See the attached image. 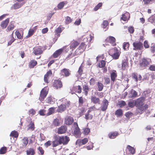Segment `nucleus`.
<instances>
[{
	"instance_id": "43",
	"label": "nucleus",
	"mask_w": 155,
	"mask_h": 155,
	"mask_svg": "<svg viewBox=\"0 0 155 155\" xmlns=\"http://www.w3.org/2000/svg\"><path fill=\"white\" fill-rule=\"evenodd\" d=\"M109 42L111 44H114L115 42V39L112 36H110L109 38Z\"/></svg>"
},
{
	"instance_id": "25",
	"label": "nucleus",
	"mask_w": 155,
	"mask_h": 155,
	"mask_svg": "<svg viewBox=\"0 0 155 155\" xmlns=\"http://www.w3.org/2000/svg\"><path fill=\"white\" fill-rule=\"evenodd\" d=\"M118 134V133L117 132L110 133L108 134V137L110 139H114L115 138Z\"/></svg>"
},
{
	"instance_id": "4",
	"label": "nucleus",
	"mask_w": 155,
	"mask_h": 155,
	"mask_svg": "<svg viewBox=\"0 0 155 155\" xmlns=\"http://www.w3.org/2000/svg\"><path fill=\"white\" fill-rule=\"evenodd\" d=\"M48 92V89L47 87H45L41 91L39 100L41 101L44 100L46 97Z\"/></svg>"
},
{
	"instance_id": "51",
	"label": "nucleus",
	"mask_w": 155,
	"mask_h": 155,
	"mask_svg": "<svg viewBox=\"0 0 155 155\" xmlns=\"http://www.w3.org/2000/svg\"><path fill=\"white\" fill-rule=\"evenodd\" d=\"M90 132V129L87 128L84 129V134H87Z\"/></svg>"
},
{
	"instance_id": "52",
	"label": "nucleus",
	"mask_w": 155,
	"mask_h": 155,
	"mask_svg": "<svg viewBox=\"0 0 155 155\" xmlns=\"http://www.w3.org/2000/svg\"><path fill=\"white\" fill-rule=\"evenodd\" d=\"M46 110H40L39 112V114L41 116H44L46 115V114L45 113Z\"/></svg>"
},
{
	"instance_id": "39",
	"label": "nucleus",
	"mask_w": 155,
	"mask_h": 155,
	"mask_svg": "<svg viewBox=\"0 0 155 155\" xmlns=\"http://www.w3.org/2000/svg\"><path fill=\"white\" fill-rule=\"evenodd\" d=\"M122 114V111L121 109H119L117 110L115 112V114L118 116H121Z\"/></svg>"
},
{
	"instance_id": "48",
	"label": "nucleus",
	"mask_w": 155,
	"mask_h": 155,
	"mask_svg": "<svg viewBox=\"0 0 155 155\" xmlns=\"http://www.w3.org/2000/svg\"><path fill=\"white\" fill-rule=\"evenodd\" d=\"M15 34L17 37L19 39H20L22 38V36L18 31H16L15 32Z\"/></svg>"
},
{
	"instance_id": "46",
	"label": "nucleus",
	"mask_w": 155,
	"mask_h": 155,
	"mask_svg": "<svg viewBox=\"0 0 155 155\" xmlns=\"http://www.w3.org/2000/svg\"><path fill=\"white\" fill-rule=\"evenodd\" d=\"M102 5V3H99L94 8V10L95 11H97L98 9L100 7H101Z\"/></svg>"
},
{
	"instance_id": "24",
	"label": "nucleus",
	"mask_w": 155,
	"mask_h": 155,
	"mask_svg": "<svg viewBox=\"0 0 155 155\" xmlns=\"http://www.w3.org/2000/svg\"><path fill=\"white\" fill-rule=\"evenodd\" d=\"M127 150L129 152V153L132 154L134 153L135 150L134 148L130 145H127Z\"/></svg>"
},
{
	"instance_id": "61",
	"label": "nucleus",
	"mask_w": 155,
	"mask_h": 155,
	"mask_svg": "<svg viewBox=\"0 0 155 155\" xmlns=\"http://www.w3.org/2000/svg\"><path fill=\"white\" fill-rule=\"evenodd\" d=\"M84 102L83 99L82 97H79V105H82Z\"/></svg>"
},
{
	"instance_id": "34",
	"label": "nucleus",
	"mask_w": 155,
	"mask_h": 155,
	"mask_svg": "<svg viewBox=\"0 0 155 155\" xmlns=\"http://www.w3.org/2000/svg\"><path fill=\"white\" fill-rule=\"evenodd\" d=\"M28 140L27 137H25L22 140L23 146L25 147L28 144Z\"/></svg>"
},
{
	"instance_id": "14",
	"label": "nucleus",
	"mask_w": 155,
	"mask_h": 155,
	"mask_svg": "<svg viewBox=\"0 0 155 155\" xmlns=\"http://www.w3.org/2000/svg\"><path fill=\"white\" fill-rule=\"evenodd\" d=\"M61 76H64L67 77L69 76L70 74V72L69 70L68 69L64 68L61 71Z\"/></svg>"
},
{
	"instance_id": "9",
	"label": "nucleus",
	"mask_w": 155,
	"mask_h": 155,
	"mask_svg": "<svg viewBox=\"0 0 155 155\" xmlns=\"http://www.w3.org/2000/svg\"><path fill=\"white\" fill-rule=\"evenodd\" d=\"M141 99H138L135 102L134 101H132L129 102L128 105L129 107H133L135 104L137 105H140V101Z\"/></svg>"
},
{
	"instance_id": "38",
	"label": "nucleus",
	"mask_w": 155,
	"mask_h": 155,
	"mask_svg": "<svg viewBox=\"0 0 155 155\" xmlns=\"http://www.w3.org/2000/svg\"><path fill=\"white\" fill-rule=\"evenodd\" d=\"M129 44L128 42H124L123 44V48L124 50H127L128 49Z\"/></svg>"
},
{
	"instance_id": "17",
	"label": "nucleus",
	"mask_w": 155,
	"mask_h": 155,
	"mask_svg": "<svg viewBox=\"0 0 155 155\" xmlns=\"http://www.w3.org/2000/svg\"><path fill=\"white\" fill-rule=\"evenodd\" d=\"M74 119L71 117H68L65 120V123L67 125H71Z\"/></svg>"
},
{
	"instance_id": "27",
	"label": "nucleus",
	"mask_w": 155,
	"mask_h": 155,
	"mask_svg": "<svg viewBox=\"0 0 155 155\" xmlns=\"http://www.w3.org/2000/svg\"><path fill=\"white\" fill-rule=\"evenodd\" d=\"M37 64V62L36 61L34 60H31L29 63V67L31 68H34Z\"/></svg>"
},
{
	"instance_id": "13",
	"label": "nucleus",
	"mask_w": 155,
	"mask_h": 155,
	"mask_svg": "<svg viewBox=\"0 0 155 155\" xmlns=\"http://www.w3.org/2000/svg\"><path fill=\"white\" fill-rule=\"evenodd\" d=\"M67 130V127L65 126H62L59 128L58 130V134H61L65 133Z\"/></svg>"
},
{
	"instance_id": "28",
	"label": "nucleus",
	"mask_w": 155,
	"mask_h": 155,
	"mask_svg": "<svg viewBox=\"0 0 155 155\" xmlns=\"http://www.w3.org/2000/svg\"><path fill=\"white\" fill-rule=\"evenodd\" d=\"M148 21L155 25V15H152L148 19Z\"/></svg>"
},
{
	"instance_id": "54",
	"label": "nucleus",
	"mask_w": 155,
	"mask_h": 155,
	"mask_svg": "<svg viewBox=\"0 0 155 155\" xmlns=\"http://www.w3.org/2000/svg\"><path fill=\"white\" fill-rule=\"evenodd\" d=\"M29 114L30 115L31 114V115H34L35 113V110L33 109L30 110L29 111Z\"/></svg>"
},
{
	"instance_id": "30",
	"label": "nucleus",
	"mask_w": 155,
	"mask_h": 155,
	"mask_svg": "<svg viewBox=\"0 0 155 155\" xmlns=\"http://www.w3.org/2000/svg\"><path fill=\"white\" fill-rule=\"evenodd\" d=\"M61 28L60 27H58L55 30V35L59 37L60 35V33L61 32Z\"/></svg>"
},
{
	"instance_id": "60",
	"label": "nucleus",
	"mask_w": 155,
	"mask_h": 155,
	"mask_svg": "<svg viewBox=\"0 0 155 155\" xmlns=\"http://www.w3.org/2000/svg\"><path fill=\"white\" fill-rule=\"evenodd\" d=\"M133 114L131 112H128L125 114V115L126 117L128 118L131 116Z\"/></svg>"
},
{
	"instance_id": "56",
	"label": "nucleus",
	"mask_w": 155,
	"mask_h": 155,
	"mask_svg": "<svg viewBox=\"0 0 155 155\" xmlns=\"http://www.w3.org/2000/svg\"><path fill=\"white\" fill-rule=\"evenodd\" d=\"M103 27L105 28L108 25V22L106 21H104L103 23Z\"/></svg>"
},
{
	"instance_id": "35",
	"label": "nucleus",
	"mask_w": 155,
	"mask_h": 155,
	"mask_svg": "<svg viewBox=\"0 0 155 155\" xmlns=\"http://www.w3.org/2000/svg\"><path fill=\"white\" fill-rule=\"evenodd\" d=\"M97 85L98 88V90L99 91H102L104 87L103 84L101 83L98 82L97 84Z\"/></svg>"
},
{
	"instance_id": "26",
	"label": "nucleus",
	"mask_w": 155,
	"mask_h": 155,
	"mask_svg": "<svg viewBox=\"0 0 155 155\" xmlns=\"http://www.w3.org/2000/svg\"><path fill=\"white\" fill-rule=\"evenodd\" d=\"M14 22L13 21H12L10 22L9 24V25L8 26L6 29L7 31H10L14 29L15 27V26L14 25Z\"/></svg>"
},
{
	"instance_id": "21",
	"label": "nucleus",
	"mask_w": 155,
	"mask_h": 155,
	"mask_svg": "<svg viewBox=\"0 0 155 155\" xmlns=\"http://www.w3.org/2000/svg\"><path fill=\"white\" fill-rule=\"evenodd\" d=\"M91 101L92 102L95 104L97 103L100 104L101 102L99 99L95 96H91Z\"/></svg>"
},
{
	"instance_id": "15",
	"label": "nucleus",
	"mask_w": 155,
	"mask_h": 155,
	"mask_svg": "<svg viewBox=\"0 0 155 155\" xmlns=\"http://www.w3.org/2000/svg\"><path fill=\"white\" fill-rule=\"evenodd\" d=\"M88 141L87 138H84L82 140L78 139L76 142V144H79L80 145L81 143L82 144H85Z\"/></svg>"
},
{
	"instance_id": "8",
	"label": "nucleus",
	"mask_w": 155,
	"mask_h": 155,
	"mask_svg": "<svg viewBox=\"0 0 155 155\" xmlns=\"http://www.w3.org/2000/svg\"><path fill=\"white\" fill-rule=\"evenodd\" d=\"M108 104V102L106 99L104 100L101 104V110L102 111H104L107 109Z\"/></svg>"
},
{
	"instance_id": "18",
	"label": "nucleus",
	"mask_w": 155,
	"mask_h": 155,
	"mask_svg": "<svg viewBox=\"0 0 155 155\" xmlns=\"http://www.w3.org/2000/svg\"><path fill=\"white\" fill-rule=\"evenodd\" d=\"M63 50L62 48H61L56 51L53 54V58H56L60 55L62 52Z\"/></svg>"
},
{
	"instance_id": "44",
	"label": "nucleus",
	"mask_w": 155,
	"mask_h": 155,
	"mask_svg": "<svg viewBox=\"0 0 155 155\" xmlns=\"http://www.w3.org/2000/svg\"><path fill=\"white\" fill-rule=\"evenodd\" d=\"M65 3L64 2H62L59 3L58 5V8L59 9H61L64 6Z\"/></svg>"
},
{
	"instance_id": "64",
	"label": "nucleus",
	"mask_w": 155,
	"mask_h": 155,
	"mask_svg": "<svg viewBox=\"0 0 155 155\" xmlns=\"http://www.w3.org/2000/svg\"><path fill=\"white\" fill-rule=\"evenodd\" d=\"M149 69L151 71H155V65H151L149 67Z\"/></svg>"
},
{
	"instance_id": "16",
	"label": "nucleus",
	"mask_w": 155,
	"mask_h": 155,
	"mask_svg": "<svg viewBox=\"0 0 155 155\" xmlns=\"http://www.w3.org/2000/svg\"><path fill=\"white\" fill-rule=\"evenodd\" d=\"M111 79L112 81L114 82L117 76V72L116 71L113 70L110 73Z\"/></svg>"
},
{
	"instance_id": "33",
	"label": "nucleus",
	"mask_w": 155,
	"mask_h": 155,
	"mask_svg": "<svg viewBox=\"0 0 155 155\" xmlns=\"http://www.w3.org/2000/svg\"><path fill=\"white\" fill-rule=\"evenodd\" d=\"M132 77L133 80L135 81L136 82H137L138 81V74L136 73H133L132 74Z\"/></svg>"
},
{
	"instance_id": "10",
	"label": "nucleus",
	"mask_w": 155,
	"mask_h": 155,
	"mask_svg": "<svg viewBox=\"0 0 155 155\" xmlns=\"http://www.w3.org/2000/svg\"><path fill=\"white\" fill-rule=\"evenodd\" d=\"M53 85L55 88L56 89L60 88L62 86L61 82L59 80H55L53 82Z\"/></svg>"
},
{
	"instance_id": "45",
	"label": "nucleus",
	"mask_w": 155,
	"mask_h": 155,
	"mask_svg": "<svg viewBox=\"0 0 155 155\" xmlns=\"http://www.w3.org/2000/svg\"><path fill=\"white\" fill-rule=\"evenodd\" d=\"M28 129H31V130H34V124L31 122L28 126Z\"/></svg>"
},
{
	"instance_id": "42",
	"label": "nucleus",
	"mask_w": 155,
	"mask_h": 155,
	"mask_svg": "<svg viewBox=\"0 0 155 155\" xmlns=\"http://www.w3.org/2000/svg\"><path fill=\"white\" fill-rule=\"evenodd\" d=\"M53 124L55 126H58L60 124L59 120L58 119H55L53 122Z\"/></svg>"
},
{
	"instance_id": "2",
	"label": "nucleus",
	"mask_w": 155,
	"mask_h": 155,
	"mask_svg": "<svg viewBox=\"0 0 155 155\" xmlns=\"http://www.w3.org/2000/svg\"><path fill=\"white\" fill-rule=\"evenodd\" d=\"M62 101H64L65 104H61L58 107L57 111L59 112H61L64 111L66 109V107H68L70 105V101H67L66 99L64 98L62 99Z\"/></svg>"
},
{
	"instance_id": "49",
	"label": "nucleus",
	"mask_w": 155,
	"mask_h": 155,
	"mask_svg": "<svg viewBox=\"0 0 155 155\" xmlns=\"http://www.w3.org/2000/svg\"><path fill=\"white\" fill-rule=\"evenodd\" d=\"M139 106L138 107V109L140 110V112H139V113H142V112L143 111L144 109H146V107H145L144 106H140V105H139Z\"/></svg>"
},
{
	"instance_id": "11",
	"label": "nucleus",
	"mask_w": 155,
	"mask_h": 155,
	"mask_svg": "<svg viewBox=\"0 0 155 155\" xmlns=\"http://www.w3.org/2000/svg\"><path fill=\"white\" fill-rule=\"evenodd\" d=\"M18 2L14 4L11 7V8L12 9H16L21 7L23 3L21 2V1H18Z\"/></svg>"
},
{
	"instance_id": "50",
	"label": "nucleus",
	"mask_w": 155,
	"mask_h": 155,
	"mask_svg": "<svg viewBox=\"0 0 155 155\" xmlns=\"http://www.w3.org/2000/svg\"><path fill=\"white\" fill-rule=\"evenodd\" d=\"M118 104L120 107L124 106L126 105V103L125 101H121L119 102Z\"/></svg>"
},
{
	"instance_id": "58",
	"label": "nucleus",
	"mask_w": 155,
	"mask_h": 155,
	"mask_svg": "<svg viewBox=\"0 0 155 155\" xmlns=\"http://www.w3.org/2000/svg\"><path fill=\"white\" fill-rule=\"evenodd\" d=\"M54 14V12H51V13L48 14L47 16V19L48 20H50L51 18L52 15Z\"/></svg>"
},
{
	"instance_id": "19",
	"label": "nucleus",
	"mask_w": 155,
	"mask_h": 155,
	"mask_svg": "<svg viewBox=\"0 0 155 155\" xmlns=\"http://www.w3.org/2000/svg\"><path fill=\"white\" fill-rule=\"evenodd\" d=\"M9 22V19L8 18L5 20L2 21L1 24V26L2 28H5L7 27Z\"/></svg>"
},
{
	"instance_id": "20",
	"label": "nucleus",
	"mask_w": 155,
	"mask_h": 155,
	"mask_svg": "<svg viewBox=\"0 0 155 155\" xmlns=\"http://www.w3.org/2000/svg\"><path fill=\"white\" fill-rule=\"evenodd\" d=\"M130 18V15L129 12H126L124 14L122 15L121 19L124 21H126Z\"/></svg>"
},
{
	"instance_id": "59",
	"label": "nucleus",
	"mask_w": 155,
	"mask_h": 155,
	"mask_svg": "<svg viewBox=\"0 0 155 155\" xmlns=\"http://www.w3.org/2000/svg\"><path fill=\"white\" fill-rule=\"evenodd\" d=\"M92 116L90 114H88L85 115V118L86 119H92Z\"/></svg>"
},
{
	"instance_id": "1",
	"label": "nucleus",
	"mask_w": 155,
	"mask_h": 155,
	"mask_svg": "<svg viewBox=\"0 0 155 155\" xmlns=\"http://www.w3.org/2000/svg\"><path fill=\"white\" fill-rule=\"evenodd\" d=\"M70 140L69 137L67 136H57L54 137V140L52 142V146L56 147L59 145L63 144L64 145L68 144Z\"/></svg>"
},
{
	"instance_id": "62",
	"label": "nucleus",
	"mask_w": 155,
	"mask_h": 155,
	"mask_svg": "<svg viewBox=\"0 0 155 155\" xmlns=\"http://www.w3.org/2000/svg\"><path fill=\"white\" fill-rule=\"evenodd\" d=\"M52 74V72L51 71H49L48 72H47L46 74H45V77H49V76H51Z\"/></svg>"
},
{
	"instance_id": "7",
	"label": "nucleus",
	"mask_w": 155,
	"mask_h": 155,
	"mask_svg": "<svg viewBox=\"0 0 155 155\" xmlns=\"http://www.w3.org/2000/svg\"><path fill=\"white\" fill-rule=\"evenodd\" d=\"M33 53L35 55H40L43 53L42 47L41 46H37L33 48Z\"/></svg>"
},
{
	"instance_id": "41",
	"label": "nucleus",
	"mask_w": 155,
	"mask_h": 155,
	"mask_svg": "<svg viewBox=\"0 0 155 155\" xmlns=\"http://www.w3.org/2000/svg\"><path fill=\"white\" fill-rule=\"evenodd\" d=\"M106 64L105 61L104 60L101 61L99 64V67L100 68H103L105 66Z\"/></svg>"
},
{
	"instance_id": "31",
	"label": "nucleus",
	"mask_w": 155,
	"mask_h": 155,
	"mask_svg": "<svg viewBox=\"0 0 155 155\" xmlns=\"http://www.w3.org/2000/svg\"><path fill=\"white\" fill-rule=\"evenodd\" d=\"M26 152L28 155H33L35 153L34 150L31 148L29 149Z\"/></svg>"
},
{
	"instance_id": "29",
	"label": "nucleus",
	"mask_w": 155,
	"mask_h": 155,
	"mask_svg": "<svg viewBox=\"0 0 155 155\" xmlns=\"http://www.w3.org/2000/svg\"><path fill=\"white\" fill-rule=\"evenodd\" d=\"M83 89L84 91L85 94L87 96L88 94V91L89 88L88 86L86 84H84L83 85Z\"/></svg>"
},
{
	"instance_id": "47",
	"label": "nucleus",
	"mask_w": 155,
	"mask_h": 155,
	"mask_svg": "<svg viewBox=\"0 0 155 155\" xmlns=\"http://www.w3.org/2000/svg\"><path fill=\"white\" fill-rule=\"evenodd\" d=\"M71 20L69 17L67 16L66 17L65 21L66 24H68L71 22Z\"/></svg>"
},
{
	"instance_id": "36",
	"label": "nucleus",
	"mask_w": 155,
	"mask_h": 155,
	"mask_svg": "<svg viewBox=\"0 0 155 155\" xmlns=\"http://www.w3.org/2000/svg\"><path fill=\"white\" fill-rule=\"evenodd\" d=\"M10 136L16 138L18 136V134L17 132L16 131H12L10 134Z\"/></svg>"
},
{
	"instance_id": "6",
	"label": "nucleus",
	"mask_w": 155,
	"mask_h": 155,
	"mask_svg": "<svg viewBox=\"0 0 155 155\" xmlns=\"http://www.w3.org/2000/svg\"><path fill=\"white\" fill-rule=\"evenodd\" d=\"M134 50H137L140 49L143 47V44L140 41H136L133 43Z\"/></svg>"
},
{
	"instance_id": "57",
	"label": "nucleus",
	"mask_w": 155,
	"mask_h": 155,
	"mask_svg": "<svg viewBox=\"0 0 155 155\" xmlns=\"http://www.w3.org/2000/svg\"><path fill=\"white\" fill-rule=\"evenodd\" d=\"M128 30L130 33H133L134 31V29L133 27L130 26L128 28Z\"/></svg>"
},
{
	"instance_id": "53",
	"label": "nucleus",
	"mask_w": 155,
	"mask_h": 155,
	"mask_svg": "<svg viewBox=\"0 0 155 155\" xmlns=\"http://www.w3.org/2000/svg\"><path fill=\"white\" fill-rule=\"evenodd\" d=\"M127 66V63L126 61H124L123 62L122 65V68L123 70H124L126 67Z\"/></svg>"
},
{
	"instance_id": "3",
	"label": "nucleus",
	"mask_w": 155,
	"mask_h": 155,
	"mask_svg": "<svg viewBox=\"0 0 155 155\" xmlns=\"http://www.w3.org/2000/svg\"><path fill=\"white\" fill-rule=\"evenodd\" d=\"M151 60L150 58H143L140 61V65L141 69L145 68L151 62Z\"/></svg>"
},
{
	"instance_id": "22",
	"label": "nucleus",
	"mask_w": 155,
	"mask_h": 155,
	"mask_svg": "<svg viewBox=\"0 0 155 155\" xmlns=\"http://www.w3.org/2000/svg\"><path fill=\"white\" fill-rule=\"evenodd\" d=\"M86 45L84 43H82L76 50H80L79 52L81 53L84 51L86 48Z\"/></svg>"
},
{
	"instance_id": "23",
	"label": "nucleus",
	"mask_w": 155,
	"mask_h": 155,
	"mask_svg": "<svg viewBox=\"0 0 155 155\" xmlns=\"http://www.w3.org/2000/svg\"><path fill=\"white\" fill-rule=\"evenodd\" d=\"M78 45V42L76 41H73L71 43V45L69 47L70 49H72L73 51L74 48H75Z\"/></svg>"
},
{
	"instance_id": "40",
	"label": "nucleus",
	"mask_w": 155,
	"mask_h": 155,
	"mask_svg": "<svg viewBox=\"0 0 155 155\" xmlns=\"http://www.w3.org/2000/svg\"><path fill=\"white\" fill-rule=\"evenodd\" d=\"M6 147H2L0 149V154H4L6 152Z\"/></svg>"
},
{
	"instance_id": "63",
	"label": "nucleus",
	"mask_w": 155,
	"mask_h": 155,
	"mask_svg": "<svg viewBox=\"0 0 155 155\" xmlns=\"http://www.w3.org/2000/svg\"><path fill=\"white\" fill-rule=\"evenodd\" d=\"M51 141H48L45 144V145L46 147L50 146L51 144Z\"/></svg>"
},
{
	"instance_id": "32",
	"label": "nucleus",
	"mask_w": 155,
	"mask_h": 155,
	"mask_svg": "<svg viewBox=\"0 0 155 155\" xmlns=\"http://www.w3.org/2000/svg\"><path fill=\"white\" fill-rule=\"evenodd\" d=\"M54 111V108L53 107H51L48 110V112L47 113L46 115L49 116L52 114Z\"/></svg>"
},
{
	"instance_id": "37",
	"label": "nucleus",
	"mask_w": 155,
	"mask_h": 155,
	"mask_svg": "<svg viewBox=\"0 0 155 155\" xmlns=\"http://www.w3.org/2000/svg\"><path fill=\"white\" fill-rule=\"evenodd\" d=\"M46 101L47 103L50 104H53L54 103L51 96L48 97L46 100Z\"/></svg>"
},
{
	"instance_id": "55",
	"label": "nucleus",
	"mask_w": 155,
	"mask_h": 155,
	"mask_svg": "<svg viewBox=\"0 0 155 155\" xmlns=\"http://www.w3.org/2000/svg\"><path fill=\"white\" fill-rule=\"evenodd\" d=\"M34 33V30L33 29H30L28 32V37H30Z\"/></svg>"
},
{
	"instance_id": "5",
	"label": "nucleus",
	"mask_w": 155,
	"mask_h": 155,
	"mask_svg": "<svg viewBox=\"0 0 155 155\" xmlns=\"http://www.w3.org/2000/svg\"><path fill=\"white\" fill-rule=\"evenodd\" d=\"M120 48H117L116 47L114 48V53L112 55V56L114 59H116L118 58L120 53Z\"/></svg>"
},
{
	"instance_id": "12",
	"label": "nucleus",
	"mask_w": 155,
	"mask_h": 155,
	"mask_svg": "<svg viewBox=\"0 0 155 155\" xmlns=\"http://www.w3.org/2000/svg\"><path fill=\"white\" fill-rule=\"evenodd\" d=\"M74 125L75 127V130L74 131V134L76 136H79L80 134V130L77 123H74Z\"/></svg>"
}]
</instances>
